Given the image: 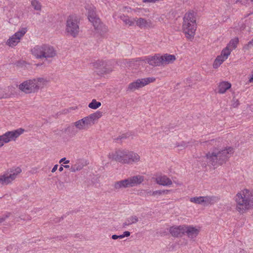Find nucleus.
I'll list each match as a JSON object with an SVG mask.
<instances>
[{
	"label": "nucleus",
	"mask_w": 253,
	"mask_h": 253,
	"mask_svg": "<svg viewBox=\"0 0 253 253\" xmlns=\"http://www.w3.org/2000/svg\"><path fill=\"white\" fill-rule=\"evenodd\" d=\"M236 210L244 213L253 208V189H244L238 192L235 197Z\"/></svg>",
	"instance_id": "obj_1"
},
{
	"label": "nucleus",
	"mask_w": 253,
	"mask_h": 253,
	"mask_svg": "<svg viewBox=\"0 0 253 253\" xmlns=\"http://www.w3.org/2000/svg\"><path fill=\"white\" fill-rule=\"evenodd\" d=\"M233 153V149L231 147L218 152H209L206 157L203 158L207 160V163L202 162L201 165L203 167H206L207 164H211L213 167H217L225 163Z\"/></svg>",
	"instance_id": "obj_2"
},
{
	"label": "nucleus",
	"mask_w": 253,
	"mask_h": 253,
	"mask_svg": "<svg viewBox=\"0 0 253 253\" xmlns=\"http://www.w3.org/2000/svg\"><path fill=\"white\" fill-rule=\"evenodd\" d=\"M49 81L42 77L27 80L18 85L19 89L25 94L35 93L46 86Z\"/></svg>",
	"instance_id": "obj_3"
},
{
	"label": "nucleus",
	"mask_w": 253,
	"mask_h": 253,
	"mask_svg": "<svg viewBox=\"0 0 253 253\" xmlns=\"http://www.w3.org/2000/svg\"><path fill=\"white\" fill-rule=\"evenodd\" d=\"M196 13L193 11L186 13L183 17L182 30L187 38H193L197 28Z\"/></svg>",
	"instance_id": "obj_4"
},
{
	"label": "nucleus",
	"mask_w": 253,
	"mask_h": 253,
	"mask_svg": "<svg viewBox=\"0 0 253 253\" xmlns=\"http://www.w3.org/2000/svg\"><path fill=\"white\" fill-rule=\"evenodd\" d=\"M102 116V113L100 111H97L88 116L85 117L73 123L75 127L78 130H87L91 126L94 124Z\"/></svg>",
	"instance_id": "obj_5"
},
{
	"label": "nucleus",
	"mask_w": 253,
	"mask_h": 253,
	"mask_svg": "<svg viewBox=\"0 0 253 253\" xmlns=\"http://www.w3.org/2000/svg\"><path fill=\"white\" fill-rule=\"evenodd\" d=\"M144 180V176L142 175H134L122 180L115 182L113 184V188L115 190L119 191L120 189L132 187L140 184L143 182Z\"/></svg>",
	"instance_id": "obj_6"
},
{
	"label": "nucleus",
	"mask_w": 253,
	"mask_h": 253,
	"mask_svg": "<svg viewBox=\"0 0 253 253\" xmlns=\"http://www.w3.org/2000/svg\"><path fill=\"white\" fill-rule=\"evenodd\" d=\"M85 8L88 10V19L92 23L96 32L100 34L105 33L107 31V28L97 17L95 7L93 5L88 4L85 6Z\"/></svg>",
	"instance_id": "obj_7"
},
{
	"label": "nucleus",
	"mask_w": 253,
	"mask_h": 253,
	"mask_svg": "<svg viewBox=\"0 0 253 253\" xmlns=\"http://www.w3.org/2000/svg\"><path fill=\"white\" fill-rule=\"evenodd\" d=\"M80 19L76 15H70L66 21L65 32L67 35L77 37L80 33Z\"/></svg>",
	"instance_id": "obj_8"
},
{
	"label": "nucleus",
	"mask_w": 253,
	"mask_h": 253,
	"mask_svg": "<svg viewBox=\"0 0 253 253\" xmlns=\"http://www.w3.org/2000/svg\"><path fill=\"white\" fill-rule=\"evenodd\" d=\"M155 81L156 78L153 77L137 79L128 85L126 88V91L129 92H134L136 90H138Z\"/></svg>",
	"instance_id": "obj_9"
},
{
	"label": "nucleus",
	"mask_w": 253,
	"mask_h": 253,
	"mask_svg": "<svg viewBox=\"0 0 253 253\" xmlns=\"http://www.w3.org/2000/svg\"><path fill=\"white\" fill-rule=\"evenodd\" d=\"M21 171V169L18 167L15 169H11L9 171L0 175V184L6 185L11 183Z\"/></svg>",
	"instance_id": "obj_10"
},
{
	"label": "nucleus",
	"mask_w": 253,
	"mask_h": 253,
	"mask_svg": "<svg viewBox=\"0 0 253 253\" xmlns=\"http://www.w3.org/2000/svg\"><path fill=\"white\" fill-rule=\"evenodd\" d=\"M126 148H119L110 152L108 155L109 160L115 161L122 164H125Z\"/></svg>",
	"instance_id": "obj_11"
},
{
	"label": "nucleus",
	"mask_w": 253,
	"mask_h": 253,
	"mask_svg": "<svg viewBox=\"0 0 253 253\" xmlns=\"http://www.w3.org/2000/svg\"><path fill=\"white\" fill-rule=\"evenodd\" d=\"M27 32V28H23L10 37L6 42V44L10 47L16 46L19 42L22 37Z\"/></svg>",
	"instance_id": "obj_12"
},
{
	"label": "nucleus",
	"mask_w": 253,
	"mask_h": 253,
	"mask_svg": "<svg viewBox=\"0 0 253 253\" xmlns=\"http://www.w3.org/2000/svg\"><path fill=\"white\" fill-rule=\"evenodd\" d=\"M125 164L130 165L141 162L140 155L135 151L126 150Z\"/></svg>",
	"instance_id": "obj_13"
},
{
	"label": "nucleus",
	"mask_w": 253,
	"mask_h": 253,
	"mask_svg": "<svg viewBox=\"0 0 253 253\" xmlns=\"http://www.w3.org/2000/svg\"><path fill=\"white\" fill-rule=\"evenodd\" d=\"M96 72L98 75L109 73L113 70V68L107 63L102 61H98L93 64Z\"/></svg>",
	"instance_id": "obj_14"
},
{
	"label": "nucleus",
	"mask_w": 253,
	"mask_h": 253,
	"mask_svg": "<svg viewBox=\"0 0 253 253\" xmlns=\"http://www.w3.org/2000/svg\"><path fill=\"white\" fill-rule=\"evenodd\" d=\"M24 131V129L21 128L12 131H7L2 135L3 138V141L5 143H8L12 140L14 141L22 134Z\"/></svg>",
	"instance_id": "obj_15"
},
{
	"label": "nucleus",
	"mask_w": 253,
	"mask_h": 253,
	"mask_svg": "<svg viewBox=\"0 0 253 253\" xmlns=\"http://www.w3.org/2000/svg\"><path fill=\"white\" fill-rule=\"evenodd\" d=\"M56 55V50L53 46L48 44H43L42 60L50 62V59L55 57Z\"/></svg>",
	"instance_id": "obj_16"
},
{
	"label": "nucleus",
	"mask_w": 253,
	"mask_h": 253,
	"mask_svg": "<svg viewBox=\"0 0 253 253\" xmlns=\"http://www.w3.org/2000/svg\"><path fill=\"white\" fill-rule=\"evenodd\" d=\"M176 58L174 55L165 54L159 57V66H165L173 63Z\"/></svg>",
	"instance_id": "obj_17"
},
{
	"label": "nucleus",
	"mask_w": 253,
	"mask_h": 253,
	"mask_svg": "<svg viewBox=\"0 0 253 253\" xmlns=\"http://www.w3.org/2000/svg\"><path fill=\"white\" fill-rule=\"evenodd\" d=\"M14 87L12 86H8L7 89L1 85H0V99H7L11 97L13 94L11 92Z\"/></svg>",
	"instance_id": "obj_18"
},
{
	"label": "nucleus",
	"mask_w": 253,
	"mask_h": 253,
	"mask_svg": "<svg viewBox=\"0 0 253 253\" xmlns=\"http://www.w3.org/2000/svg\"><path fill=\"white\" fill-rule=\"evenodd\" d=\"M143 61L140 59H132L126 60L125 64L130 70L137 69L142 65Z\"/></svg>",
	"instance_id": "obj_19"
},
{
	"label": "nucleus",
	"mask_w": 253,
	"mask_h": 253,
	"mask_svg": "<svg viewBox=\"0 0 253 253\" xmlns=\"http://www.w3.org/2000/svg\"><path fill=\"white\" fill-rule=\"evenodd\" d=\"M43 44L37 45L31 49L32 54L37 59L42 60Z\"/></svg>",
	"instance_id": "obj_20"
},
{
	"label": "nucleus",
	"mask_w": 253,
	"mask_h": 253,
	"mask_svg": "<svg viewBox=\"0 0 253 253\" xmlns=\"http://www.w3.org/2000/svg\"><path fill=\"white\" fill-rule=\"evenodd\" d=\"M86 165V164L84 160L78 159L72 165L70 170L72 172H75L76 171L82 170Z\"/></svg>",
	"instance_id": "obj_21"
},
{
	"label": "nucleus",
	"mask_w": 253,
	"mask_h": 253,
	"mask_svg": "<svg viewBox=\"0 0 253 253\" xmlns=\"http://www.w3.org/2000/svg\"><path fill=\"white\" fill-rule=\"evenodd\" d=\"M199 231L196 228L191 226H185L184 234H186L190 239L195 238L199 234Z\"/></svg>",
	"instance_id": "obj_22"
},
{
	"label": "nucleus",
	"mask_w": 253,
	"mask_h": 253,
	"mask_svg": "<svg viewBox=\"0 0 253 253\" xmlns=\"http://www.w3.org/2000/svg\"><path fill=\"white\" fill-rule=\"evenodd\" d=\"M185 225L172 227L169 229V232L172 236L181 237L184 234Z\"/></svg>",
	"instance_id": "obj_23"
},
{
	"label": "nucleus",
	"mask_w": 253,
	"mask_h": 253,
	"mask_svg": "<svg viewBox=\"0 0 253 253\" xmlns=\"http://www.w3.org/2000/svg\"><path fill=\"white\" fill-rule=\"evenodd\" d=\"M134 20L136 21L137 26L140 28L149 27L152 25L150 20H146L142 18H136Z\"/></svg>",
	"instance_id": "obj_24"
},
{
	"label": "nucleus",
	"mask_w": 253,
	"mask_h": 253,
	"mask_svg": "<svg viewBox=\"0 0 253 253\" xmlns=\"http://www.w3.org/2000/svg\"><path fill=\"white\" fill-rule=\"evenodd\" d=\"M138 221L139 219L137 216L131 215L126 219L125 221L123 223L122 226L123 228H126V226L136 223Z\"/></svg>",
	"instance_id": "obj_25"
},
{
	"label": "nucleus",
	"mask_w": 253,
	"mask_h": 253,
	"mask_svg": "<svg viewBox=\"0 0 253 253\" xmlns=\"http://www.w3.org/2000/svg\"><path fill=\"white\" fill-rule=\"evenodd\" d=\"M203 198V206H207L209 205H213L216 203L218 198L215 196H204Z\"/></svg>",
	"instance_id": "obj_26"
},
{
	"label": "nucleus",
	"mask_w": 253,
	"mask_h": 253,
	"mask_svg": "<svg viewBox=\"0 0 253 253\" xmlns=\"http://www.w3.org/2000/svg\"><path fill=\"white\" fill-rule=\"evenodd\" d=\"M231 84L227 82H223L218 85V92L219 93H224L226 90L231 87Z\"/></svg>",
	"instance_id": "obj_27"
},
{
	"label": "nucleus",
	"mask_w": 253,
	"mask_h": 253,
	"mask_svg": "<svg viewBox=\"0 0 253 253\" xmlns=\"http://www.w3.org/2000/svg\"><path fill=\"white\" fill-rule=\"evenodd\" d=\"M172 184L171 180L165 175H159V185L169 186Z\"/></svg>",
	"instance_id": "obj_28"
},
{
	"label": "nucleus",
	"mask_w": 253,
	"mask_h": 253,
	"mask_svg": "<svg viewBox=\"0 0 253 253\" xmlns=\"http://www.w3.org/2000/svg\"><path fill=\"white\" fill-rule=\"evenodd\" d=\"M158 60V57L157 56V55H155V56L148 57L143 61L146 63H147L152 66H155L157 65Z\"/></svg>",
	"instance_id": "obj_29"
},
{
	"label": "nucleus",
	"mask_w": 253,
	"mask_h": 253,
	"mask_svg": "<svg viewBox=\"0 0 253 253\" xmlns=\"http://www.w3.org/2000/svg\"><path fill=\"white\" fill-rule=\"evenodd\" d=\"M65 131L69 135L72 136H75L78 132V130L76 129L74 125L70 126L66 128Z\"/></svg>",
	"instance_id": "obj_30"
},
{
	"label": "nucleus",
	"mask_w": 253,
	"mask_h": 253,
	"mask_svg": "<svg viewBox=\"0 0 253 253\" xmlns=\"http://www.w3.org/2000/svg\"><path fill=\"white\" fill-rule=\"evenodd\" d=\"M225 60L221 55L218 56L213 62V67L215 69L217 68Z\"/></svg>",
	"instance_id": "obj_31"
},
{
	"label": "nucleus",
	"mask_w": 253,
	"mask_h": 253,
	"mask_svg": "<svg viewBox=\"0 0 253 253\" xmlns=\"http://www.w3.org/2000/svg\"><path fill=\"white\" fill-rule=\"evenodd\" d=\"M239 42V39L237 38H235L232 39L227 44L228 48H229L232 50L235 49L237 47V45Z\"/></svg>",
	"instance_id": "obj_32"
},
{
	"label": "nucleus",
	"mask_w": 253,
	"mask_h": 253,
	"mask_svg": "<svg viewBox=\"0 0 253 253\" xmlns=\"http://www.w3.org/2000/svg\"><path fill=\"white\" fill-rule=\"evenodd\" d=\"M31 5L35 10L37 11H41L42 5L41 3L38 0H32L31 1Z\"/></svg>",
	"instance_id": "obj_33"
},
{
	"label": "nucleus",
	"mask_w": 253,
	"mask_h": 253,
	"mask_svg": "<svg viewBox=\"0 0 253 253\" xmlns=\"http://www.w3.org/2000/svg\"><path fill=\"white\" fill-rule=\"evenodd\" d=\"M101 105V102L97 101L95 99H93L88 104V107L92 109H96L100 107Z\"/></svg>",
	"instance_id": "obj_34"
},
{
	"label": "nucleus",
	"mask_w": 253,
	"mask_h": 253,
	"mask_svg": "<svg viewBox=\"0 0 253 253\" xmlns=\"http://www.w3.org/2000/svg\"><path fill=\"white\" fill-rule=\"evenodd\" d=\"M120 18L126 25H128L129 26H131L133 24V22L132 21H131L128 16H125L124 15H120Z\"/></svg>",
	"instance_id": "obj_35"
},
{
	"label": "nucleus",
	"mask_w": 253,
	"mask_h": 253,
	"mask_svg": "<svg viewBox=\"0 0 253 253\" xmlns=\"http://www.w3.org/2000/svg\"><path fill=\"white\" fill-rule=\"evenodd\" d=\"M231 51V49L226 46L222 50L220 55L224 57V59H226L228 56L230 54Z\"/></svg>",
	"instance_id": "obj_36"
},
{
	"label": "nucleus",
	"mask_w": 253,
	"mask_h": 253,
	"mask_svg": "<svg viewBox=\"0 0 253 253\" xmlns=\"http://www.w3.org/2000/svg\"><path fill=\"white\" fill-rule=\"evenodd\" d=\"M190 201L196 204H202L203 205V198L202 196L191 198Z\"/></svg>",
	"instance_id": "obj_37"
},
{
	"label": "nucleus",
	"mask_w": 253,
	"mask_h": 253,
	"mask_svg": "<svg viewBox=\"0 0 253 253\" xmlns=\"http://www.w3.org/2000/svg\"><path fill=\"white\" fill-rule=\"evenodd\" d=\"M252 47H253V39L249 42H248V44L246 45H245V48L247 49H249L252 48Z\"/></svg>",
	"instance_id": "obj_38"
},
{
	"label": "nucleus",
	"mask_w": 253,
	"mask_h": 253,
	"mask_svg": "<svg viewBox=\"0 0 253 253\" xmlns=\"http://www.w3.org/2000/svg\"><path fill=\"white\" fill-rule=\"evenodd\" d=\"M187 146V143L183 141L180 143V144H179L178 145H177V147L181 148V150H182V148H184Z\"/></svg>",
	"instance_id": "obj_39"
},
{
	"label": "nucleus",
	"mask_w": 253,
	"mask_h": 253,
	"mask_svg": "<svg viewBox=\"0 0 253 253\" xmlns=\"http://www.w3.org/2000/svg\"><path fill=\"white\" fill-rule=\"evenodd\" d=\"M127 137L126 134H123L120 136H119L116 139V140H122L123 139H126Z\"/></svg>",
	"instance_id": "obj_40"
},
{
	"label": "nucleus",
	"mask_w": 253,
	"mask_h": 253,
	"mask_svg": "<svg viewBox=\"0 0 253 253\" xmlns=\"http://www.w3.org/2000/svg\"><path fill=\"white\" fill-rule=\"evenodd\" d=\"M158 0H142V2L144 3H155Z\"/></svg>",
	"instance_id": "obj_41"
},
{
	"label": "nucleus",
	"mask_w": 253,
	"mask_h": 253,
	"mask_svg": "<svg viewBox=\"0 0 253 253\" xmlns=\"http://www.w3.org/2000/svg\"><path fill=\"white\" fill-rule=\"evenodd\" d=\"M57 187L58 188H60V189H63L64 187V182L61 181H59L58 182V186Z\"/></svg>",
	"instance_id": "obj_42"
},
{
	"label": "nucleus",
	"mask_w": 253,
	"mask_h": 253,
	"mask_svg": "<svg viewBox=\"0 0 253 253\" xmlns=\"http://www.w3.org/2000/svg\"><path fill=\"white\" fill-rule=\"evenodd\" d=\"M3 140V138L2 137V135H0V148L3 146L4 145V144L5 143V142H4Z\"/></svg>",
	"instance_id": "obj_43"
},
{
	"label": "nucleus",
	"mask_w": 253,
	"mask_h": 253,
	"mask_svg": "<svg viewBox=\"0 0 253 253\" xmlns=\"http://www.w3.org/2000/svg\"><path fill=\"white\" fill-rule=\"evenodd\" d=\"M63 162H64V164H68L69 163V160H66V158H62L60 161L59 163H61Z\"/></svg>",
	"instance_id": "obj_44"
},
{
	"label": "nucleus",
	"mask_w": 253,
	"mask_h": 253,
	"mask_svg": "<svg viewBox=\"0 0 253 253\" xmlns=\"http://www.w3.org/2000/svg\"><path fill=\"white\" fill-rule=\"evenodd\" d=\"M123 235L124 236V237H128L130 236V233L129 232V231H125L124 233H123Z\"/></svg>",
	"instance_id": "obj_45"
},
{
	"label": "nucleus",
	"mask_w": 253,
	"mask_h": 253,
	"mask_svg": "<svg viewBox=\"0 0 253 253\" xmlns=\"http://www.w3.org/2000/svg\"><path fill=\"white\" fill-rule=\"evenodd\" d=\"M58 167V165H54V166L53 167V168H52V169L51 170V172L52 173L54 172L57 170Z\"/></svg>",
	"instance_id": "obj_46"
},
{
	"label": "nucleus",
	"mask_w": 253,
	"mask_h": 253,
	"mask_svg": "<svg viewBox=\"0 0 253 253\" xmlns=\"http://www.w3.org/2000/svg\"><path fill=\"white\" fill-rule=\"evenodd\" d=\"M10 212H8L6 214H5V215H3V217L4 218V219L5 220L6 218L9 217L10 216Z\"/></svg>",
	"instance_id": "obj_47"
},
{
	"label": "nucleus",
	"mask_w": 253,
	"mask_h": 253,
	"mask_svg": "<svg viewBox=\"0 0 253 253\" xmlns=\"http://www.w3.org/2000/svg\"><path fill=\"white\" fill-rule=\"evenodd\" d=\"M239 105V102L237 100H236V101L233 104V106L234 107H236L238 106Z\"/></svg>",
	"instance_id": "obj_48"
},
{
	"label": "nucleus",
	"mask_w": 253,
	"mask_h": 253,
	"mask_svg": "<svg viewBox=\"0 0 253 253\" xmlns=\"http://www.w3.org/2000/svg\"><path fill=\"white\" fill-rule=\"evenodd\" d=\"M152 192L151 190H147L146 191V193L148 196L152 195Z\"/></svg>",
	"instance_id": "obj_49"
},
{
	"label": "nucleus",
	"mask_w": 253,
	"mask_h": 253,
	"mask_svg": "<svg viewBox=\"0 0 253 253\" xmlns=\"http://www.w3.org/2000/svg\"><path fill=\"white\" fill-rule=\"evenodd\" d=\"M112 239L113 240H117L118 239V235H113L111 237Z\"/></svg>",
	"instance_id": "obj_50"
},
{
	"label": "nucleus",
	"mask_w": 253,
	"mask_h": 253,
	"mask_svg": "<svg viewBox=\"0 0 253 253\" xmlns=\"http://www.w3.org/2000/svg\"><path fill=\"white\" fill-rule=\"evenodd\" d=\"M238 2L241 3L242 4H244L246 3V1H242L240 0H237L235 2L236 3H238Z\"/></svg>",
	"instance_id": "obj_51"
},
{
	"label": "nucleus",
	"mask_w": 253,
	"mask_h": 253,
	"mask_svg": "<svg viewBox=\"0 0 253 253\" xmlns=\"http://www.w3.org/2000/svg\"><path fill=\"white\" fill-rule=\"evenodd\" d=\"M4 221H5L4 218L2 216L0 217V223L3 222Z\"/></svg>",
	"instance_id": "obj_52"
},
{
	"label": "nucleus",
	"mask_w": 253,
	"mask_h": 253,
	"mask_svg": "<svg viewBox=\"0 0 253 253\" xmlns=\"http://www.w3.org/2000/svg\"><path fill=\"white\" fill-rule=\"evenodd\" d=\"M249 83H252L253 82V75H252V76L250 78L249 80Z\"/></svg>",
	"instance_id": "obj_53"
},
{
	"label": "nucleus",
	"mask_w": 253,
	"mask_h": 253,
	"mask_svg": "<svg viewBox=\"0 0 253 253\" xmlns=\"http://www.w3.org/2000/svg\"><path fill=\"white\" fill-rule=\"evenodd\" d=\"M123 238H124V236L123 234L118 235V239H123Z\"/></svg>",
	"instance_id": "obj_54"
},
{
	"label": "nucleus",
	"mask_w": 253,
	"mask_h": 253,
	"mask_svg": "<svg viewBox=\"0 0 253 253\" xmlns=\"http://www.w3.org/2000/svg\"><path fill=\"white\" fill-rule=\"evenodd\" d=\"M158 193V191H153L152 192V195H157Z\"/></svg>",
	"instance_id": "obj_55"
},
{
	"label": "nucleus",
	"mask_w": 253,
	"mask_h": 253,
	"mask_svg": "<svg viewBox=\"0 0 253 253\" xmlns=\"http://www.w3.org/2000/svg\"><path fill=\"white\" fill-rule=\"evenodd\" d=\"M63 167H62V166H61V167H60L59 168V171L61 172V171H63Z\"/></svg>",
	"instance_id": "obj_56"
},
{
	"label": "nucleus",
	"mask_w": 253,
	"mask_h": 253,
	"mask_svg": "<svg viewBox=\"0 0 253 253\" xmlns=\"http://www.w3.org/2000/svg\"><path fill=\"white\" fill-rule=\"evenodd\" d=\"M64 167L66 169H68L70 168V166L69 165H65L64 166Z\"/></svg>",
	"instance_id": "obj_57"
},
{
	"label": "nucleus",
	"mask_w": 253,
	"mask_h": 253,
	"mask_svg": "<svg viewBox=\"0 0 253 253\" xmlns=\"http://www.w3.org/2000/svg\"><path fill=\"white\" fill-rule=\"evenodd\" d=\"M164 191H161L160 190H159V194H162V193H164Z\"/></svg>",
	"instance_id": "obj_58"
},
{
	"label": "nucleus",
	"mask_w": 253,
	"mask_h": 253,
	"mask_svg": "<svg viewBox=\"0 0 253 253\" xmlns=\"http://www.w3.org/2000/svg\"><path fill=\"white\" fill-rule=\"evenodd\" d=\"M156 182L157 183H158V179L157 178H156Z\"/></svg>",
	"instance_id": "obj_59"
},
{
	"label": "nucleus",
	"mask_w": 253,
	"mask_h": 253,
	"mask_svg": "<svg viewBox=\"0 0 253 253\" xmlns=\"http://www.w3.org/2000/svg\"><path fill=\"white\" fill-rule=\"evenodd\" d=\"M251 1H252V2H253V0H251Z\"/></svg>",
	"instance_id": "obj_60"
}]
</instances>
